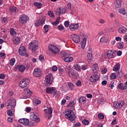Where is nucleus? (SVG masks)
<instances>
[{"instance_id":"4d7b16f0","label":"nucleus","mask_w":127,"mask_h":127,"mask_svg":"<svg viewBox=\"0 0 127 127\" xmlns=\"http://www.w3.org/2000/svg\"><path fill=\"white\" fill-rule=\"evenodd\" d=\"M44 28L45 29V33H46L47 32H48V30H49V28H48V25H46L44 26Z\"/></svg>"},{"instance_id":"f3484780","label":"nucleus","mask_w":127,"mask_h":127,"mask_svg":"<svg viewBox=\"0 0 127 127\" xmlns=\"http://www.w3.org/2000/svg\"><path fill=\"white\" fill-rule=\"evenodd\" d=\"M19 123L23 124V125H24L25 126H27V125L29 124V120L24 118L20 119L19 120Z\"/></svg>"},{"instance_id":"f8f14e48","label":"nucleus","mask_w":127,"mask_h":127,"mask_svg":"<svg viewBox=\"0 0 127 127\" xmlns=\"http://www.w3.org/2000/svg\"><path fill=\"white\" fill-rule=\"evenodd\" d=\"M92 73L99 74V65L97 64H93L92 66Z\"/></svg>"},{"instance_id":"c03bdc74","label":"nucleus","mask_w":127,"mask_h":127,"mask_svg":"<svg viewBox=\"0 0 127 127\" xmlns=\"http://www.w3.org/2000/svg\"><path fill=\"white\" fill-rule=\"evenodd\" d=\"M74 69L75 70H76V71H81V67L80 66V65L79 64H75L74 66Z\"/></svg>"},{"instance_id":"bb28decb","label":"nucleus","mask_w":127,"mask_h":127,"mask_svg":"<svg viewBox=\"0 0 127 127\" xmlns=\"http://www.w3.org/2000/svg\"><path fill=\"white\" fill-rule=\"evenodd\" d=\"M16 7L11 6L9 8V10L10 12H11V14H13V13H16Z\"/></svg>"},{"instance_id":"09e8293b","label":"nucleus","mask_w":127,"mask_h":127,"mask_svg":"<svg viewBox=\"0 0 127 127\" xmlns=\"http://www.w3.org/2000/svg\"><path fill=\"white\" fill-rule=\"evenodd\" d=\"M82 124L84 125V126H88V125L90 124V122L87 120H84L82 121Z\"/></svg>"},{"instance_id":"de8ad7c7","label":"nucleus","mask_w":127,"mask_h":127,"mask_svg":"<svg viewBox=\"0 0 127 127\" xmlns=\"http://www.w3.org/2000/svg\"><path fill=\"white\" fill-rule=\"evenodd\" d=\"M7 116H9V117H12V116H13V114H12V111H11L10 109H9L7 111Z\"/></svg>"},{"instance_id":"864d4df0","label":"nucleus","mask_w":127,"mask_h":127,"mask_svg":"<svg viewBox=\"0 0 127 127\" xmlns=\"http://www.w3.org/2000/svg\"><path fill=\"white\" fill-rule=\"evenodd\" d=\"M111 79L115 80L117 78V74L116 73H112L111 76Z\"/></svg>"},{"instance_id":"f03ea898","label":"nucleus","mask_w":127,"mask_h":127,"mask_svg":"<svg viewBox=\"0 0 127 127\" xmlns=\"http://www.w3.org/2000/svg\"><path fill=\"white\" fill-rule=\"evenodd\" d=\"M28 47L30 50H31L32 52L36 51L37 48H38V42L36 40L32 41L29 44Z\"/></svg>"},{"instance_id":"39448f33","label":"nucleus","mask_w":127,"mask_h":127,"mask_svg":"<svg viewBox=\"0 0 127 127\" xmlns=\"http://www.w3.org/2000/svg\"><path fill=\"white\" fill-rule=\"evenodd\" d=\"M124 106H125V101L123 100H120L114 103V107L115 109H117V110L122 109Z\"/></svg>"},{"instance_id":"aec40b11","label":"nucleus","mask_w":127,"mask_h":127,"mask_svg":"<svg viewBox=\"0 0 127 127\" xmlns=\"http://www.w3.org/2000/svg\"><path fill=\"white\" fill-rule=\"evenodd\" d=\"M45 23L44 20H37L36 22H35L34 25L36 26V27H38L40 26V25H42Z\"/></svg>"},{"instance_id":"338daca9","label":"nucleus","mask_w":127,"mask_h":127,"mask_svg":"<svg viewBox=\"0 0 127 127\" xmlns=\"http://www.w3.org/2000/svg\"><path fill=\"white\" fill-rule=\"evenodd\" d=\"M102 73H104V74H105V73H107V69L106 68H103L102 70Z\"/></svg>"},{"instance_id":"1a4fd4ad","label":"nucleus","mask_w":127,"mask_h":127,"mask_svg":"<svg viewBox=\"0 0 127 127\" xmlns=\"http://www.w3.org/2000/svg\"><path fill=\"white\" fill-rule=\"evenodd\" d=\"M49 48L50 50H51V51L54 53V54H59L60 51L59 50V49L57 48V47L54 45H51L49 46Z\"/></svg>"},{"instance_id":"79ce46f5","label":"nucleus","mask_w":127,"mask_h":127,"mask_svg":"<svg viewBox=\"0 0 127 127\" xmlns=\"http://www.w3.org/2000/svg\"><path fill=\"white\" fill-rule=\"evenodd\" d=\"M100 42H102V43H107L108 42V40H107L105 37H102L100 39Z\"/></svg>"},{"instance_id":"cd10ccee","label":"nucleus","mask_w":127,"mask_h":127,"mask_svg":"<svg viewBox=\"0 0 127 127\" xmlns=\"http://www.w3.org/2000/svg\"><path fill=\"white\" fill-rule=\"evenodd\" d=\"M33 104L34 106H37L38 105H40V104H41V101L37 99L34 98L33 100Z\"/></svg>"},{"instance_id":"6e6d98bb","label":"nucleus","mask_w":127,"mask_h":127,"mask_svg":"<svg viewBox=\"0 0 127 127\" xmlns=\"http://www.w3.org/2000/svg\"><path fill=\"white\" fill-rule=\"evenodd\" d=\"M48 15L51 17H54V13H53V12H52V11H49L48 12Z\"/></svg>"},{"instance_id":"58836bf2","label":"nucleus","mask_w":127,"mask_h":127,"mask_svg":"<svg viewBox=\"0 0 127 127\" xmlns=\"http://www.w3.org/2000/svg\"><path fill=\"white\" fill-rule=\"evenodd\" d=\"M68 74L69 76H71V77H76V76H77V72L75 71H69L68 72Z\"/></svg>"},{"instance_id":"603ef678","label":"nucleus","mask_w":127,"mask_h":127,"mask_svg":"<svg viewBox=\"0 0 127 127\" xmlns=\"http://www.w3.org/2000/svg\"><path fill=\"white\" fill-rule=\"evenodd\" d=\"M98 118L100 119V120H104V119H105V116H104V115L102 113H99L98 115Z\"/></svg>"},{"instance_id":"774afa93","label":"nucleus","mask_w":127,"mask_h":127,"mask_svg":"<svg viewBox=\"0 0 127 127\" xmlns=\"http://www.w3.org/2000/svg\"><path fill=\"white\" fill-rule=\"evenodd\" d=\"M81 82L80 81V80L77 81L76 82V85H77L78 87L80 86L81 85Z\"/></svg>"},{"instance_id":"4468645a","label":"nucleus","mask_w":127,"mask_h":127,"mask_svg":"<svg viewBox=\"0 0 127 127\" xmlns=\"http://www.w3.org/2000/svg\"><path fill=\"white\" fill-rule=\"evenodd\" d=\"M106 56L107 58L111 59V58H114V57L116 56V53H115V52H113L112 51H109L107 53Z\"/></svg>"},{"instance_id":"e433bc0d","label":"nucleus","mask_w":127,"mask_h":127,"mask_svg":"<svg viewBox=\"0 0 127 127\" xmlns=\"http://www.w3.org/2000/svg\"><path fill=\"white\" fill-rule=\"evenodd\" d=\"M10 34L12 36H15L16 35V32L15 31L14 29L13 28L10 29Z\"/></svg>"},{"instance_id":"c756f323","label":"nucleus","mask_w":127,"mask_h":127,"mask_svg":"<svg viewBox=\"0 0 127 127\" xmlns=\"http://www.w3.org/2000/svg\"><path fill=\"white\" fill-rule=\"evenodd\" d=\"M13 42L14 43V44H16L17 45L20 43V39H19V37H15L14 38Z\"/></svg>"},{"instance_id":"7ed1b4c3","label":"nucleus","mask_w":127,"mask_h":127,"mask_svg":"<svg viewBox=\"0 0 127 127\" xmlns=\"http://www.w3.org/2000/svg\"><path fill=\"white\" fill-rule=\"evenodd\" d=\"M53 81V75L52 74L50 73L46 76L45 83L46 84V86H50L52 84Z\"/></svg>"},{"instance_id":"13d9d810","label":"nucleus","mask_w":127,"mask_h":127,"mask_svg":"<svg viewBox=\"0 0 127 127\" xmlns=\"http://www.w3.org/2000/svg\"><path fill=\"white\" fill-rule=\"evenodd\" d=\"M66 7L67 9H71V7H72V4L70 2L68 3Z\"/></svg>"},{"instance_id":"2eb2a0df","label":"nucleus","mask_w":127,"mask_h":127,"mask_svg":"<svg viewBox=\"0 0 127 127\" xmlns=\"http://www.w3.org/2000/svg\"><path fill=\"white\" fill-rule=\"evenodd\" d=\"M79 25L78 24H71L69 25V28L71 31H75V30L78 29Z\"/></svg>"},{"instance_id":"dca6fc26","label":"nucleus","mask_w":127,"mask_h":127,"mask_svg":"<svg viewBox=\"0 0 127 127\" xmlns=\"http://www.w3.org/2000/svg\"><path fill=\"white\" fill-rule=\"evenodd\" d=\"M30 118L31 120H32V121H33L34 122H36V123H38L39 121H40V119H39V118H38V116H37V115H36V114L34 113L31 115Z\"/></svg>"},{"instance_id":"052dcab7","label":"nucleus","mask_w":127,"mask_h":127,"mask_svg":"<svg viewBox=\"0 0 127 127\" xmlns=\"http://www.w3.org/2000/svg\"><path fill=\"white\" fill-rule=\"evenodd\" d=\"M64 26L65 27H69V21H65L64 22Z\"/></svg>"},{"instance_id":"a211bd4d","label":"nucleus","mask_w":127,"mask_h":127,"mask_svg":"<svg viewBox=\"0 0 127 127\" xmlns=\"http://www.w3.org/2000/svg\"><path fill=\"white\" fill-rule=\"evenodd\" d=\"M57 13L58 14H64V13H66V9L59 7L57 9Z\"/></svg>"},{"instance_id":"b1692460","label":"nucleus","mask_w":127,"mask_h":127,"mask_svg":"<svg viewBox=\"0 0 127 127\" xmlns=\"http://www.w3.org/2000/svg\"><path fill=\"white\" fill-rule=\"evenodd\" d=\"M23 93L26 96H30L32 94L31 91L28 88H25L23 91Z\"/></svg>"},{"instance_id":"c85d7f7f","label":"nucleus","mask_w":127,"mask_h":127,"mask_svg":"<svg viewBox=\"0 0 127 127\" xmlns=\"http://www.w3.org/2000/svg\"><path fill=\"white\" fill-rule=\"evenodd\" d=\"M81 48L84 49L85 47L86 46V43H87V39L86 38H84L81 41Z\"/></svg>"},{"instance_id":"c9c22d12","label":"nucleus","mask_w":127,"mask_h":127,"mask_svg":"<svg viewBox=\"0 0 127 127\" xmlns=\"http://www.w3.org/2000/svg\"><path fill=\"white\" fill-rule=\"evenodd\" d=\"M118 88L120 89V90H126V86L125 84H124L123 83H120L118 85Z\"/></svg>"},{"instance_id":"ddd939ff","label":"nucleus","mask_w":127,"mask_h":127,"mask_svg":"<svg viewBox=\"0 0 127 127\" xmlns=\"http://www.w3.org/2000/svg\"><path fill=\"white\" fill-rule=\"evenodd\" d=\"M44 112H45V114H48L49 115L48 117V119L52 118V108L50 107L48 109H44Z\"/></svg>"},{"instance_id":"412c9836","label":"nucleus","mask_w":127,"mask_h":127,"mask_svg":"<svg viewBox=\"0 0 127 127\" xmlns=\"http://www.w3.org/2000/svg\"><path fill=\"white\" fill-rule=\"evenodd\" d=\"M87 60H92L93 59V54L92 53V49L91 48L89 49L87 55Z\"/></svg>"},{"instance_id":"49530a36","label":"nucleus","mask_w":127,"mask_h":127,"mask_svg":"<svg viewBox=\"0 0 127 127\" xmlns=\"http://www.w3.org/2000/svg\"><path fill=\"white\" fill-rule=\"evenodd\" d=\"M15 59L12 58L10 60V65L11 66H13L14 65V64L15 63Z\"/></svg>"},{"instance_id":"3c124183","label":"nucleus","mask_w":127,"mask_h":127,"mask_svg":"<svg viewBox=\"0 0 127 127\" xmlns=\"http://www.w3.org/2000/svg\"><path fill=\"white\" fill-rule=\"evenodd\" d=\"M60 21V20L59 19H57L55 22L52 23L53 25H54L55 26L59 24V22Z\"/></svg>"},{"instance_id":"0e129e2a","label":"nucleus","mask_w":127,"mask_h":127,"mask_svg":"<svg viewBox=\"0 0 127 127\" xmlns=\"http://www.w3.org/2000/svg\"><path fill=\"white\" fill-rule=\"evenodd\" d=\"M5 78V76H4V74H0V79H3Z\"/></svg>"},{"instance_id":"5701e85b","label":"nucleus","mask_w":127,"mask_h":127,"mask_svg":"<svg viewBox=\"0 0 127 127\" xmlns=\"http://www.w3.org/2000/svg\"><path fill=\"white\" fill-rule=\"evenodd\" d=\"M122 1L123 0H116V1L115 2L116 7H117V8L121 7V6H122Z\"/></svg>"},{"instance_id":"393cba45","label":"nucleus","mask_w":127,"mask_h":127,"mask_svg":"<svg viewBox=\"0 0 127 127\" xmlns=\"http://www.w3.org/2000/svg\"><path fill=\"white\" fill-rule=\"evenodd\" d=\"M73 60V58L72 57H66L64 58V61L66 62L67 63H69V62H72Z\"/></svg>"},{"instance_id":"0eeeda50","label":"nucleus","mask_w":127,"mask_h":127,"mask_svg":"<svg viewBox=\"0 0 127 127\" xmlns=\"http://www.w3.org/2000/svg\"><path fill=\"white\" fill-rule=\"evenodd\" d=\"M93 74L90 76L89 78V81L91 82V83H96L97 81L100 79V75L99 73H92Z\"/></svg>"},{"instance_id":"2f4dec72","label":"nucleus","mask_w":127,"mask_h":127,"mask_svg":"<svg viewBox=\"0 0 127 127\" xmlns=\"http://www.w3.org/2000/svg\"><path fill=\"white\" fill-rule=\"evenodd\" d=\"M8 103H9V101H7L5 103V106H6V108L7 109H9L10 110H12V109H13V108H14L15 106H14V105H12L11 104H9Z\"/></svg>"},{"instance_id":"6e6552de","label":"nucleus","mask_w":127,"mask_h":127,"mask_svg":"<svg viewBox=\"0 0 127 127\" xmlns=\"http://www.w3.org/2000/svg\"><path fill=\"white\" fill-rule=\"evenodd\" d=\"M29 19V18L27 17L25 14L21 15L19 18V21L20 23H22V24H24V23H26L27 21Z\"/></svg>"},{"instance_id":"f704fd0d","label":"nucleus","mask_w":127,"mask_h":127,"mask_svg":"<svg viewBox=\"0 0 127 127\" xmlns=\"http://www.w3.org/2000/svg\"><path fill=\"white\" fill-rule=\"evenodd\" d=\"M60 55L63 58V57L65 58V57H66V56H69V55H68V53H67V52L66 51H62L60 53Z\"/></svg>"},{"instance_id":"7c9ffc66","label":"nucleus","mask_w":127,"mask_h":127,"mask_svg":"<svg viewBox=\"0 0 127 127\" xmlns=\"http://www.w3.org/2000/svg\"><path fill=\"white\" fill-rule=\"evenodd\" d=\"M79 103L81 104L82 105H84V104L86 103V98L85 97H81L79 98Z\"/></svg>"},{"instance_id":"37998d69","label":"nucleus","mask_w":127,"mask_h":127,"mask_svg":"<svg viewBox=\"0 0 127 127\" xmlns=\"http://www.w3.org/2000/svg\"><path fill=\"white\" fill-rule=\"evenodd\" d=\"M119 11L120 13H122V14H123V15H125V14H126V9H125V8H120L119 9Z\"/></svg>"},{"instance_id":"ea45409f","label":"nucleus","mask_w":127,"mask_h":127,"mask_svg":"<svg viewBox=\"0 0 127 127\" xmlns=\"http://www.w3.org/2000/svg\"><path fill=\"white\" fill-rule=\"evenodd\" d=\"M34 5L35 6H36V7H38V8H41L42 7V4L40 2H35L34 3Z\"/></svg>"},{"instance_id":"bf43d9fd","label":"nucleus","mask_w":127,"mask_h":127,"mask_svg":"<svg viewBox=\"0 0 127 127\" xmlns=\"http://www.w3.org/2000/svg\"><path fill=\"white\" fill-rule=\"evenodd\" d=\"M52 71H54V72H56L57 71V66L56 65H54L52 67Z\"/></svg>"},{"instance_id":"680f3d73","label":"nucleus","mask_w":127,"mask_h":127,"mask_svg":"<svg viewBox=\"0 0 127 127\" xmlns=\"http://www.w3.org/2000/svg\"><path fill=\"white\" fill-rule=\"evenodd\" d=\"M39 61H43L44 60V57L43 55H40L39 58Z\"/></svg>"},{"instance_id":"6ab92c4d","label":"nucleus","mask_w":127,"mask_h":127,"mask_svg":"<svg viewBox=\"0 0 127 127\" xmlns=\"http://www.w3.org/2000/svg\"><path fill=\"white\" fill-rule=\"evenodd\" d=\"M76 104V100H73L71 101H70L69 104L67 105V108H72V110L75 109V105Z\"/></svg>"},{"instance_id":"72a5a7b5","label":"nucleus","mask_w":127,"mask_h":127,"mask_svg":"<svg viewBox=\"0 0 127 127\" xmlns=\"http://www.w3.org/2000/svg\"><path fill=\"white\" fill-rule=\"evenodd\" d=\"M18 70L21 72H24L25 71V66L23 65H19L18 67Z\"/></svg>"},{"instance_id":"9b49d317","label":"nucleus","mask_w":127,"mask_h":127,"mask_svg":"<svg viewBox=\"0 0 127 127\" xmlns=\"http://www.w3.org/2000/svg\"><path fill=\"white\" fill-rule=\"evenodd\" d=\"M71 38L73 41L75 43H79V42L81 41V39H80V36H79V35L73 34L71 35Z\"/></svg>"},{"instance_id":"69168bd1","label":"nucleus","mask_w":127,"mask_h":127,"mask_svg":"<svg viewBox=\"0 0 127 127\" xmlns=\"http://www.w3.org/2000/svg\"><path fill=\"white\" fill-rule=\"evenodd\" d=\"M116 41H122V38L120 37H117L115 38Z\"/></svg>"},{"instance_id":"473e14b6","label":"nucleus","mask_w":127,"mask_h":127,"mask_svg":"<svg viewBox=\"0 0 127 127\" xmlns=\"http://www.w3.org/2000/svg\"><path fill=\"white\" fill-rule=\"evenodd\" d=\"M8 104L9 105H12L15 106V104L16 103V101L14 99H10L7 101V102H8Z\"/></svg>"},{"instance_id":"a19ab883","label":"nucleus","mask_w":127,"mask_h":127,"mask_svg":"<svg viewBox=\"0 0 127 127\" xmlns=\"http://www.w3.org/2000/svg\"><path fill=\"white\" fill-rule=\"evenodd\" d=\"M117 47L119 49H123V48H124V42L118 43Z\"/></svg>"},{"instance_id":"e2e57ef3","label":"nucleus","mask_w":127,"mask_h":127,"mask_svg":"<svg viewBox=\"0 0 127 127\" xmlns=\"http://www.w3.org/2000/svg\"><path fill=\"white\" fill-rule=\"evenodd\" d=\"M99 23H101V24H104V23H106V20L101 19L99 20Z\"/></svg>"},{"instance_id":"20e7f679","label":"nucleus","mask_w":127,"mask_h":127,"mask_svg":"<svg viewBox=\"0 0 127 127\" xmlns=\"http://www.w3.org/2000/svg\"><path fill=\"white\" fill-rule=\"evenodd\" d=\"M30 82V80L28 78H24L19 83V86L22 89L23 88H25L28 84H29V82Z\"/></svg>"},{"instance_id":"5fc2aeb1","label":"nucleus","mask_w":127,"mask_h":127,"mask_svg":"<svg viewBox=\"0 0 127 127\" xmlns=\"http://www.w3.org/2000/svg\"><path fill=\"white\" fill-rule=\"evenodd\" d=\"M58 29H59V30H61V31H62L64 30V27L62 25H59L58 26Z\"/></svg>"},{"instance_id":"9d476101","label":"nucleus","mask_w":127,"mask_h":127,"mask_svg":"<svg viewBox=\"0 0 127 127\" xmlns=\"http://www.w3.org/2000/svg\"><path fill=\"white\" fill-rule=\"evenodd\" d=\"M42 73H41V69L40 68H35L33 75L34 77H40Z\"/></svg>"},{"instance_id":"423d86ee","label":"nucleus","mask_w":127,"mask_h":127,"mask_svg":"<svg viewBox=\"0 0 127 127\" xmlns=\"http://www.w3.org/2000/svg\"><path fill=\"white\" fill-rule=\"evenodd\" d=\"M19 54L21 56H26V57H28V55L27 54V50H26V48L24 46L20 47L19 49Z\"/></svg>"},{"instance_id":"a878e982","label":"nucleus","mask_w":127,"mask_h":127,"mask_svg":"<svg viewBox=\"0 0 127 127\" xmlns=\"http://www.w3.org/2000/svg\"><path fill=\"white\" fill-rule=\"evenodd\" d=\"M55 88L54 87H48L46 89V93L48 94H52L54 92V90Z\"/></svg>"},{"instance_id":"4be33fe9","label":"nucleus","mask_w":127,"mask_h":127,"mask_svg":"<svg viewBox=\"0 0 127 127\" xmlns=\"http://www.w3.org/2000/svg\"><path fill=\"white\" fill-rule=\"evenodd\" d=\"M118 32H119V33H121V34L126 33V32H127V28L122 26L121 27H120L119 28Z\"/></svg>"},{"instance_id":"4c0bfd02","label":"nucleus","mask_w":127,"mask_h":127,"mask_svg":"<svg viewBox=\"0 0 127 127\" xmlns=\"http://www.w3.org/2000/svg\"><path fill=\"white\" fill-rule=\"evenodd\" d=\"M121 67V65L120 64H117L113 68V71H118V70H119V69H120V67Z\"/></svg>"},{"instance_id":"f257e3e1","label":"nucleus","mask_w":127,"mask_h":127,"mask_svg":"<svg viewBox=\"0 0 127 127\" xmlns=\"http://www.w3.org/2000/svg\"><path fill=\"white\" fill-rule=\"evenodd\" d=\"M65 118L66 119H68L69 121H71L73 124L76 123L75 120H76V116L74 113L73 112V110H69L67 112V113L64 115Z\"/></svg>"},{"instance_id":"a18cd8bd","label":"nucleus","mask_w":127,"mask_h":127,"mask_svg":"<svg viewBox=\"0 0 127 127\" xmlns=\"http://www.w3.org/2000/svg\"><path fill=\"white\" fill-rule=\"evenodd\" d=\"M58 70H59V73L60 75H63V74H64V69L61 67H59L58 69Z\"/></svg>"},{"instance_id":"8fccbe9b","label":"nucleus","mask_w":127,"mask_h":127,"mask_svg":"<svg viewBox=\"0 0 127 127\" xmlns=\"http://www.w3.org/2000/svg\"><path fill=\"white\" fill-rule=\"evenodd\" d=\"M68 86L70 89L73 90V89H74V84H73V83L71 82H68Z\"/></svg>"}]
</instances>
